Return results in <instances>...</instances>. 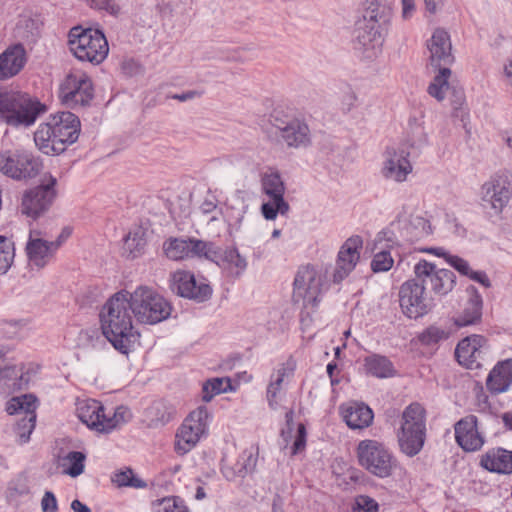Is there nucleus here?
<instances>
[{"label":"nucleus","mask_w":512,"mask_h":512,"mask_svg":"<svg viewBox=\"0 0 512 512\" xmlns=\"http://www.w3.org/2000/svg\"><path fill=\"white\" fill-rule=\"evenodd\" d=\"M165 255L174 261L190 258L213 259L214 244L196 238H169L163 244Z\"/></svg>","instance_id":"nucleus-13"},{"label":"nucleus","mask_w":512,"mask_h":512,"mask_svg":"<svg viewBox=\"0 0 512 512\" xmlns=\"http://www.w3.org/2000/svg\"><path fill=\"white\" fill-rule=\"evenodd\" d=\"M209 412L205 406L192 411L176 433L175 451L185 455L191 451L208 428Z\"/></svg>","instance_id":"nucleus-11"},{"label":"nucleus","mask_w":512,"mask_h":512,"mask_svg":"<svg viewBox=\"0 0 512 512\" xmlns=\"http://www.w3.org/2000/svg\"><path fill=\"white\" fill-rule=\"evenodd\" d=\"M200 96H201V92L192 90V91H187V92H184L181 94H175L172 96V98L184 102V101L191 100V99H194V98L200 97Z\"/></svg>","instance_id":"nucleus-62"},{"label":"nucleus","mask_w":512,"mask_h":512,"mask_svg":"<svg viewBox=\"0 0 512 512\" xmlns=\"http://www.w3.org/2000/svg\"><path fill=\"white\" fill-rule=\"evenodd\" d=\"M367 374L376 378H388L395 374L392 362L385 356L373 354L364 359Z\"/></svg>","instance_id":"nucleus-36"},{"label":"nucleus","mask_w":512,"mask_h":512,"mask_svg":"<svg viewBox=\"0 0 512 512\" xmlns=\"http://www.w3.org/2000/svg\"><path fill=\"white\" fill-rule=\"evenodd\" d=\"M399 302L403 313L413 319L427 314L431 308V302L425 292V285L416 277L401 285Z\"/></svg>","instance_id":"nucleus-16"},{"label":"nucleus","mask_w":512,"mask_h":512,"mask_svg":"<svg viewBox=\"0 0 512 512\" xmlns=\"http://www.w3.org/2000/svg\"><path fill=\"white\" fill-rule=\"evenodd\" d=\"M71 509L74 512H91L90 508L79 500H74L71 503Z\"/></svg>","instance_id":"nucleus-63"},{"label":"nucleus","mask_w":512,"mask_h":512,"mask_svg":"<svg viewBox=\"0 0 512 512\" xmlns=\"http://www.w3.org/2000/svg\"><path fill=\"white\" fill-rule=\"evenodd\" d=\"M425 7L430 13H435L442 4V0H424Z\"/></svg>","instance_id":"nucleus-64"},{"label":"nucleus","mask_w":512,"mask_h":512,"mask_svg":"<svg viewBox=\"0 0 512 512\" xmlns=\"http://www.w3.org/2000/svg\"><path fill=\"white\" fill-rule=\"evenodd\" d=\"M21 403L19 399H10L6 404V411L10 415L21 414Z\"/></svg>","instance_id":"nucleus-61"},{"label":"nucleus","mask_w":512,"mask_h":512,"mask_svg":"<svg viewBox=\"0 0 512 512\" xmlns=\"http://www.w3.org/2000/svg\"><path fill=\"white\" fill-rule=\"evenodd\" d=\"M148 416L150 421L149 425L151 427H158L169 422L172 417V413L164 403L157 402L148 409Z\"/></svg>","instance_id":"nucleus-44"},{"label":"nucleus","mask_w":512,"mask_h":512,"mask_svg":"<svg viewBox=\"0 0 512 512\" xmlns=\"http://www.w3.org/2000/svg\"><path fill=\"white\" fill-rule=\"evenodd\" d=\"M112 481L119 487L129 486L133 488H144L146 487V483L135 477L132 469L127 468L125 470H120L114 474L112 477Z\"/></svg>","instance_id":"nucleus-46"},{"label":"nucleus","mask_w":512,"mask_h":512,"mask_svg":"<svg viewBox=\"0 0 512 512\" xmlns=\"http://www.w3.org/2000/svg\"><path fill=\"white\" fill-rule=\"evenodd\" d=\"M414 273L417 280L424 285H429L431 291L440 296L450 293L456 284L453 271L437 268L435 264L426 260H420L414 266Z\"/></svg>","instance_id":"nucleus-17"},{"label":"nucleus","mask_w":512,"mask_h":512,"mask_svg":"<svg viewBox=\"0 0 512 512\" xmlns=\"http://www.w3.org/2000/svg\"><path fill=\"white\" fill-rule=\"evenodd\" d=\"M394 260L389 251L383 250L376 253L371 261L373 272H387L393 266Z\"/></svg>","instance_id":"nucleus-49"},{"label":"nucleus","mask_w":512,"mask_h":512,"mask_svg":"<svg viewBox=\"0 0 512 512\" xmlns=\"http://www.w3.org/2000/svg\"><path fill=\"white\" fill-rule=\"evenodd\" d=\"M214 252L216 257L209 260L226 270L229 275L239 277L245 271L247 262L246 259L239 254L238 250L229 249L222 253L221 250L214 245Z\"/></svg>","instance_id":"nucleus-34"},{"label":"nucleus","mask_w":512,"mask_h":512,"mask_svg":"<svg viewBox=\"0 0 512 512\" xmlns=\"http://www.w3.org/2000/svg\"><path fill=\"white\" fill-rule=\"evenodd\" d=\"M428 142V134L423 129H421L419 135L414 136L413 141L411 143V147L422 148L428 145Z\"/></svg>","instance_id":"nucleus-59"},{"label":"nucleus","mask_w":512,"mask_h":512,"mask_svg":"<svg viewBox=\"0 0 512 512\" xmlns=\"http://www.w3.org/2000/svg\"><path fill=\"white\" fill-rule=\"evenodd\" d=\"M262 192L269 198L261 205V213L266 220H275L278 214L286 215L290 210L284 199L286 186L279 171L269 169L261 177Z\"/></svg>","instance_id":"nucleus-10"},{"label":"nucleus","mask_w":512,"mask_h":512,"mask_svg":"<svg viewBox=\"0 0 512 512\" xmlns=\"http://www.w3.org/2000/svg\"><path fill=\"white\" fill-rule=\"evenodd\" d=\"M15 246L14 242L0 235V275L6 274L14 263Z\"/></svg>","instance_id":"nucleus-40"},{"label":"nucleus","mask_w":512,"mask_h":512,"mask_svg":"<svg viewBox=\"0 0 512 512\" xmlns=\"http://www.w3.org/2000/svg\"><path fill=\"white\" fill-rule=\"evenodd\" d=\"M35 423V413H27L18 421L16 430L22 443H25L29 440L31 433L35 428Z\"/></svg>","instance_id":"nucleus-48"},{"label":"nucleus","mask_w":512,"mask_h":512,"mask_svg":"<svg viewBox=\"0 0 512 512\" xmlns=\"http://www.w3.org/2000/svg\"><path fill=\"white\" fill-rule=\"evenodd\" d=\"M393 17L389 0H366L362 22L357 30L356 49L369 61L382 53Z\"/></svg>","instance_id":"nucleus-1"},{"label":"nucleus","mask_w":512,"mask_h":512,"mask_svg":"<svg viewBox=\"0 0 512 512\" xmlns=\"http://www.w3.org/2000/svg\"><path fill=\"white\" fill-rule=\"evenodd\" d=\"M413 172L410 161V151L405 145L387 147L383 153V162L380 173L388 181L403 183Z\"/></svg>","instance_id":"nucleus-15"},{"label":"nucleus","mask_w":512,"mask_h":512,"mask_svg":"<svg viewBox=\"0 0 512 512\" xmlns=\"http://www.w3.org/2000/svg\"><path fill=\"white\" fill-rule=\"evenodd\" d=\"M512 196V183L505 172L496 173L481 187V200L485 208H491L494 214L500 213Z\"/></svg>","instance_id":"nucleus-18"},{"label":"nucleus","mask_w":512,"mask_h":512,"mask_svg":"<svg viewBox=\"0 0 512 512\" xmlns=\"http://www.w3.org/2000/svg\"><path fill=\"white\" fill-rule=\"evenodd\" d=\"M86 455L80 451H71L61 459L63 472L71 477H77L84 472Z\"/></svg>","instance_id":"nucleus-39"},{"label":"nucleus","mask_w":512,"mask_h":512,"mask_svg":"<svg viewBox=\"0 0 512 512\" xmlns=\"http://www.w3.org/2000/svg\"><path fill=\"white\" fill-rule=\"evenodd\" d=\"M56 182V178L49 175L48 180H44L41 185L26 190L21 200V212L33 219L47 212L56 197Z\"/></svg>","instance_id":"nucleus-14"},{"label":"nucleus","mask_w":512,"mask_h":512,"mask_svg":"<svg viewBox=\"0 0 512 512\" xmlns=\"http://www.w3.org/2000/svg\"><path fill=\"white\" fill-rule=\"evenodd\" d=\"M247 206L242 204V206L237 209L231 211V213L227 214V218L229 222H233V224H240L244 218V214L246 213Z\"/></svg>","instance_id":"nucleus-57"},{"label":"nucleus","mask_w":512,"mask_h":512,"mask_svg":"<svg viewBox=\"0 0 512 512\" xmlns=\"http://www.w3.org/2000/svg\"><path fill=\"white\" fill-rule=\"evenodd\" d=\"M356 453L359 464L377 477H389L396 468L397 462L391 451L377 440L360 441Z\"/></svg>","instance_id":"nucleus-8"},{"label":"nucleus","mask_w":512,"mask_h":512,"mask_svg":"<svg viewBox=\"0 0 512 512\" xmlns=\"http://www.w3.org/2000/svg\"><path fill=\"white\" fill-rule=\"evenodd\" d=\"M454 429L456 442L463 450L472 452L483 446L484 439L478 431L476 416L468 415L460 419Z\"/></svg>","instance_id":"nucleus-27"},{"label":"nucleus","mask_w":512,"mask_h":512,"mask_svg":"<svg viewBox=\"0 0 512 512\" xmlns=\"http://www.w3.org/2000/svg\"><path fill=\"white\" fill-rule=\"evenodd\" d=\"M438 73L434 76L433 80L427 88L428 94L441 102L445 99L447 92L450 89L449 78L451 70L449 67L437 68Z\"/></svg>","instance_id":"nucleus-37"},{"label":"nucleus","mask_w":512,"mask_h":512,"mask_svg":"<svg viewBox=\"0 0 512 512\" xmlns=\"http://www.w3.org/2000/svg\"><path fill=\"white\" fill-rule=\"evenodd\" d=\"M45 111V106L26 93H0V116L11 126H30Z\"/></svg>","instance_id":"nucleus-4"},{"label":"nucleus","mask_w":512,"mask_h":512,"mask_svg":"<svg viewBox=\"0 0 512 512\" xmlns=\"http://www.w3.org/2000/svg\"><path fill=\"white\" fill-rule=\"evenodd\" d=\"M408 229L410 231V239L418 241L431 234V226L429 222L420 216H416L410 220Z\"/></svg>","instance_id":"nucleus-45"},{"label":"nucleus","mask_w":512,"mask_h":512,"mask_svg":"<svg viewBox=\"0 0 512 512\" xmlns=\"http://www.w3.org/2000/svg\"><path fill=\"white\" fill-rule=\"evenodd\" d=\"M467 277H469L471 280L479 283L480 285H482L485 288L491 287V281H490L488 275L486 274V272H484V271H474L472 269L471 274H469Z\"/></svg>","instance_id":"nucleus-56"},{"label":"nucleus","mask_w":512,"mask_h":512,"mask_svg":"<svg viewBox=\"0 0 512 512\" xmlns=\"http://www.w3.org/2000/svg\"><path fill=\"white\" fill-rule=\"evenodd\" d=\"M256 462L257 457L251 451H244L233 468L224 471L225 477L229 480L235 476L243 478L254 471Z\"/></svg>","instance_id":"nucleus-38"},{"label":"nucleus","mask_w":512,"mask_h":512,"mask_svg":"<svg viewBox=\"0 0 512 512\" xmlns=\"http://www.w3.org/2000/svg\"><path fill=\"white\" fill-rule=\"evenodd\" d=\"M13 399H19L21 403V414L24 416L27 413H35V402L36 398L33 395H23L19 397H14Z\"/></svg>","instance_id":"nucleus-55"},{"label":"nucleus","mask_w":512,"mask_h":512,"mask_svg":"<svg viewBox=\"0 0 512 512\" xmlns=\"http://www.w3.org/2000/svg\"><path fill=\"white\" fill-rule=\"evenodd\" d=\"M76 412L82 423L100 433H109L127 423L132 417L127 407L119 406L106 412L101 402L94 399L78 401Z\"/></svg>","instance_id":"nucleus-3"},{"label":"nucleus","mask_w":512,"mask_h":512,"mask_svg":"<svg viewBox=\"0 0 512 512\" xmlns=\"http://www.w3.org/2000/svg\"><path fill=\"white\" fill-rule=\"evenodd\" d=\"M42 166L40 157L27 150L15 149L0 152V172L14 180H30L40 173Z\"/></svg>","instance_id":"nucleus-9"},{"label":"nucleus","mask_w":512,"mask_h":512,"mask_svg":"<svg viewBox=\"0 0 512 512\" xmlns=\"http://www.w3.org/2000/svg\"><path fill=\"white\" fill-rule=\"evenodd\" d=\"M480 464L490 472L499 474L512 473V451L494 448L482 456Z\"/></svg>","instance_id":"nucleus-33"},{"label":"nucleus","mask_w":512,"mask_h":512,"mask_svg":"<svg viewBox=\"0 0 512 512\" xmlns=\"http://www.w3.org/2000/svg\"><path fill=\"white\" fill-rule=\"evenodd\" d=\"M34 142L40 152L46 155H59L66 149L63 142L56 138V133L49 122L41 123L34 132Z\"/></svg>","instance_id":"nucleus-29"},{"label":"nucleus","mask_w":512,"mask_h":512,"mask_svg":"<svg viewBox=\"0 0 512 512\" xmlns=\"http://www.w3.org/2000/svg\"><path fill=\"white\" fill-rule=\"evenodd\" d=\"M128 291L115 293L103 306L100 313L101 328L104 336L113 347L127 354L133 335L130 296Z\"/></svg>","instance_id":"nucleus-2"},{"label":"nucleus","mask_w":512,"mask_h":512,"mask_svg":"<svg viewBox=\"0 0 512 512\" xmlns=\"http://www.w3.org/2000/svg\"><path fill=\"white\" fill-rule=\"evenodd\" d=\"M171 287L179 296L196 302L207 301L212 295V288L206 279H197L193 273L185 270L172 273Z\"/></svg>","instance_id":"nucleus-20"},{"label":"nucleus","mask_w":512,"mask_h":512,"mask_svg":"<svg viewBox=\"0 0 512 512\" xmlns=\"http://www.w3.org/2000/svg\"><path fill=\"white\" fill-rule=\"evenodd\" d=\"M70 51L81 61L101 63L108 55L105 35L97 29L74 27L69 32Z\"/></svg>","instance_id":"nucleus-7"},{"label":"nucleus","mask_w":512,"mask_h":512,"mask_svg":"<svg viewBox=\"0 0 512 512\" xmlns=\"http://www.w3.org/2000/svg\"><path fill=\"white\" fill-rule=\"evenodd\" d=\"M402 2V17L404 19L410 18L415 11V0H401Z\"/></svg>","instance_id":"nucleus-60"},{"label":"nucleus","mask_w":512,"mask_h":512,"mask_svg":"<svg viewBox=\"0 0 512 512\" xmlns=\"http://www.w3.org/2000/svg\"><path fill=\"white\" fill-rule=\"evenodd\" d=\"M486 342L483 336L476 334L462 339L455 349L458 363L468 369L480 368L487 350Z\"/></svg>","instance_id":"nucleus-23"},{"label":"nucleus","mask_w":512,"mask_h":512,"mask_svg":"<svg viewBox=\"0 0 512 512\" xmlns=\"http://www.w3.org/2000/svg\"><path fill=\"white\" fill-rule=\"evenodd\" d=\"M160 512H190L183 500L178 497L164 498L159 503Z\"/></svg>","instance_id":"nucleus-50"},{"label":"nucleus","mask_w":512,"mask_h":512,"mask_svg":"<svg viewBox=\"0 0 512 512\" xmlns=\"http://www.w3.org/2000/svg\"><path fill=\"white\" fill-rule=\"evenodd\" d=\"M323 283L324 275L314 266L306 265L299 268L294 279V299L314 304L322 291Z\"/></svg>","instance_id":"nucleus-21"},{"label":"nucleus","mask_w":512,"mask_h":512,"mask_svg":"<svg viewBox=\"0 0 512 512\" xmlns=\"http://www.w3.org/2000/svg\"><path fill=\"white\" fill-rule=\"evenodd\" d=\"M216 208H217V201L213 196L210 198H206L200 205V211L203 214H210V213L214 212L216 210Z\"/></svg>","instance_id":"nucleus-58"},{"label":"nucleus","mask_w":512,"mask_h":512,"mask_svg":"<svg viewBox=\"0 0 512 512\" xmlns=\"http://www.w3.org/2000/svg\"><path fill=\"white\" fill-rule=\"evenodd\" d=\"M27 62V53L22 44L9 46L0 54V80L17 75Z\"/></svg>","instance_id":"nucleus-28"},{"label":"nucleus","mask_w":512,"mask_h":512,"mask_svg":"<svg viewBox=\"0 0 512 512\" xmlns=\"http://www.w3.org/2000/svg\"><path fill=\"white\" fill-rule=\"evenodd\" d=\"M230 386L229 378H212L207 380L202 387L203 401H211L215 395L226 392Z\"/></svg>","instance_id":"nucleus-43"},{"label":"nucleus","mask_w":512,"mask_h":512,"mask_svg":"<svg viewBox=\"0 0 512 512\" xmlns=\"http://www.w3.org/2000/svg\"><path fill=\"white\" fill-rule=\"evenodd\" d=\"M448 336V332L444 329L437 326H430L419 335L418 339L423 345L433 346L440 341L447 339Z\"/></svg>","instance_id":"nucleus-47"},{"label":"nucleus","mask_w":512,"mask_h":512,"mask_svg":"<svg viewBox=\"0 0 512 512\" xmlns=\"http://www.w3.org/2000/svg\"><path fill=\"white\" fill-rule=\"evenodd\" d=\"M467 293L469 298L465 303L463 311L454 320V323L459 327L476 324L482 316V296L474 286H469Z\"/></svg>","instance_id":"nucleus-31"},{"label":"nucleus","mask_w":512,"mask_h":512,"mask_svg":"<svg viewBox=\"0 0 512 512\" xmlns=\"http://www.w3.org/2000/svg\"><path fill=\"white\" fill-rule=\"evenodd\" d=\"M306 444V429L303 424L298 425L297 435L292 447V454L295 455L305 448Z\"/></svg>","instance_id":"nucleus-54"},{"label":"nucleus","mask_w":512,"mask_h":512,"mask_svg":"<svg viewBox=\"0 0 512 512\" xmlns=\"http://www.w3.org/2000/svg\"><path fill=\"white\" fill-rule=\"evenodd\" d=\"M273 128L275 134L289 148H306L311 144V131L304 120L275 118Z\"/></svg>","instance_id":"nucleus-22"},{"label":"nucleus","mask_w":512,"mask_h":512,"mask_svg":"<svg viewBox=\"0 0 512 512\" xmlns=\"http://www.w3.org/2000/svg\"><path fill=\"white\" fill-rule=\"evenodd\" d=\"M145 246L146 240L141 231L129 233L124 239L123 253L133 259L143 253Z\"/></svg>","instance_id":"nucleus-41"},{"label":"nucleus","mask_w":512,"mask_h":512,"mask_svg":"<svg viewBox=\"0 0 512 512\" xmlns=\"http://www.w3.org/2000/svg\"><path fill=\"white\" fill-rule=\"evenodd\" d=\"M512 384V359L500 361L489 373L486 386L492 394L506 392Z\"/></svg>","instance_id":"nucleus-32"},{"label":"nucleus","mask_w":512,"mask_h":512,"mask_svg":"<svg viewBox=\"0 0 512 512\" xmlns=\"http://www.w3.org/2000/svg\"><path fill=\"white\" fill-rule=\"evenodd\" d=\"M48 120L56 133V138L63 142L65 149L78 140L81 124L75 114L62 111L51 115Z\"/></svg>","instance_id":"nucleus-26"},{"label":"nucleus","mask_w":512,"mask_h":512,"mask_svg":"<svg viewBox=\"0 0 512 512\" xmlns=\"http://www.w3.org/2000/svg\"><path fill=\"white\" fill-rule=\"evenodd\" d=\"M372 410L363 403H352L343 411V419L351 429H364L373 421Z\"/></svg>","instance_id":"nucleus-35"},{"label":"nucleus","mask_w":512,"mask_h":512,"mask_svg":"<svg viewBox=\"0 0 512 512\" xmlns=\"http://www.w3.org/2000/svg\"><path fill=\"white\" fill-rule=\"evenodd\" d=\"M429 60L435 68L448 67L454 62L449 34L444 29H436L427 42Z\"/></svg>","instance_id":"nucleus-25"},{"label":"nucleus","mask_w":512,"mask_h":512,"mask_svg":"<svg viewBox=\"0 0 512 512\" xmlns=\"http://www.w3.org/2000/svg\"><path fill=\"white\" fill-rule=\"evenodd\" d=\"M93 96L92 81L86 73L80 70L70 72L60 83L59 98L70 108L88 105Z\"/></svg>","instance_id":"nucleus-12"},{"label":"nucleus","mask_w":512,"mask_h":512,"mask_svg":"<svg viewBox=\"0 0 512 512\" xmlns=\"http://www.w3.org/2000/svg\"><path fill=\"white\" fill-rule=\"evenodd\" d=\"M60 246L61 240L47 241L40 230H30L25 246L29 267L37 271L43 269L54 258Z\"/></svg>","instance_id":"nucleus-19"},{"label":"nucleus","mask_w":512,"mask_h":512,"mask_svg":"<svg viewBox=\"0 0 512 512\" xmlns=\"http://www.w3.org/2000/svg\"><path fill=\"white\" fill-rule=\"evenodd\" d=\"M295 368L296 362L290 358L285 363H282L271 375V381L267 388V399L272 409L278 407L279 394L283 388V384L285 380H289L293 376Z\"/></svg>","instance_id":"nucleus-30"},{"label":"nucleus","mask_w":512,"mask_h":512,"mask_svg":"<svg viewBox=\"0 0 512 512\" xmlns=\"http://www.w3.org/2000/svg\"><path fill=\"white\" fill-rule=\"evenodd\" d=\"M41 509L43 512H57L58 504L53 492L46 491L41 499Z\"/></svg>","instance_id":"nucleus-53"},{"label":"nucleus","mask_w":512,"mask_h":512,"mask_svg":"<svg viewBox=\"0 0 512 512\" xmlns=\"http://www.w3.org/2000/svg\"><path fill=\"white\" fill-rule=\"evenodd\" d=\"M426 436L425 410L418 403H412L402 414L398 433L400 449L409 457L417 455L423 448Z\"/></svg>","instance_id":"nucleus-6"},{"label":"nucleus","mask_w":512,"mask_h":512,"mask_svg":"<svg viewBox=\"0 0 512 512\" xmlns=\"http://www.w3.org/2000/svg\"><path fill=\"white\" fill-rule=\"evenodd\" d=\"M352 512H378V504L371 497L360 495L355 498Z\"/></svg>","instance_id":"nucleus-51"},{"label":"nucleus","mask_w":512,"mask_h":512,"mask_svg":"<svg viewBox=\"0 0 512 512\" xmlns=\"http://www.w3.org/2000/svg\"><path fill=\"white\" fill-rule=\"evenodd\" d=\"M131 311L140 323L156 324L167 319L171 314L168 301L153 289L140 286L129 293Z\"/></svg>","instance_id":"nucleus-5"},{"label":"nucleus","mask_w":512,"mask_h":512,"mask_svg":"<svg viewBox=\"0 0 512 512\" xmlns=\"http://www.w3.org/2000/svg\"><path fill=\"white\" fill-rule=\"evenodd\" d=\"M362 245L363 241L360 236L350 237L343 243L338 252L336 268L333 273L335 283H340L355 269L360 259Z\"/></svg>","instance_id":"nucleus-24"},{"label":"nucleus","mask_w":512,"mask_h":512,"mask_svg":"<svg viewBox=\"0 0 512 512\" xmlns=\"http://www.w3.org/2000/svg\"><path fill=\"white\" fill-rule=\"evenodd\" d=\"M95 7L113 16H118L121 11V6L116 0H99Z\"/></svg>","instance_id":"nucleus-52"},{"label":"nucleus","mask_w":512,"mask_h":512,"mask_svg":"<svg viewBox=\"0 0 512 512\" xmlns=\"http://www.w3.org/2000/svg\"><path fill=\"white\" fill-rule=\"evenodd\" d=\"M426 251L433 253L439 257H443L446 260V262L454 269H456L460 274L464 276H468L469 274H471L472 268L465 259L456 255H451L443 248H430L427 249Z\"/></svg>","instance_id":"nucleus-42"}]
</instances>
